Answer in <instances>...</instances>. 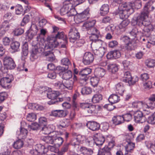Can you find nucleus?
I'll list each match as a JSON object with an SVG mask.
<instances>
[{"mask_svg":"<svg viewBox=\"0 0 155 155\" xmlns=\"http://www.w3.org/2000/svg\"><path fill=\"white\" fill-rule=\"evenodd\" d=\"M44 93L47 94V97L51 100L48 102V104L51 105L55 104L56 102H62L63 101L62 98H57L59 95V93L58 91H53L48 92L47 91L44 90L42 93Z\"/></svg>","mask_w":155,"mask_h":155,"instance_id":"nucleus-4","label":"nucleus"},{"mask_svg":"<svg viewBox=\"0 0 155 155\" xmlns=\"http://www.w3.org/2000/svg\"><path fill=\"white\" fill-rule=\"evenodd\" d=\"M123 118V121H130L132 118V115L130 113H127L125 114L122 116Z\"/></svg>","mask_w":155,"mask_h":155,"instance_id":"nucleus-58","label":"nucleus"},{"mask_svg":"<svg viewBox=\"0 0 155 155\" xmlns=\"http://www.w3.org/2000/svg\"><path fill=\"white\" fill-rule=\"evenodd\" d=\"M68 114V112L66 110H52L50 115L57 117H65Z\"/></svg>","mask_w":155,"mask_h":155,"instance_id":"nucleus-14","label":"nucleus"},{"mask_svg":"<svg viewBox=\"0 0 155 155\" xmlns=\"http://www.w3.org/2000/svg\"><path fill=\"white\" fill-rule=\"evenodd\" d=\"M80 106L84 110V113L86 116H90L96 112V106L95 105L87 103H81Z\"/></svg>","mask_w":155,"mask_h":155,"instance_id":"nucleus-5","label":"nucleus"},{"mask_svg":"<svg viewBox=\"0 0 155 155\" xmlns=\"http://www.w3.org/2000/svg\"><path fill=\"white\" fill-rule=\"evenodd\" d=\"M120 100L119 97L115 94L110 95L108 98L109 102L111 104L116 103L119 102Z\"/></svg>","mask_w":155,"mask_h":155,"instance_id":"nucleus-32","label":"nucleus"},{"mask_svg":"<svg viewBox=\"0 0 155 155\" xmlns=\"http://www.w3.org/2000/svg\"><path fill=\"white\" fill-rule=\"evenodd\" d=\"M138 33V31L137 28H133L132 30L129 32L130 35V39L132 40L134 39L136 37L137 34Z\"/></svg>","mask_w":155,"mask_h":155,"instance_id":"nucleus-50","label":"nucleus"},{"mask_svg":"<svg viewBox=\"0 0 155 155\" xmlns=\"http://www.w3.org/2000/svg\"><path fill=\"white\" fill-rule=\"evenodd\" d=\"M28 133V130L25 128H20V134H19L20 137L22 139L25 138L27 136Z\"/></svg>","mask_w":155,"mask_h":155,"instance_id":"nucleus-52","label":"nucleus"},{"mask_svg":"<svg viewBox=\"0 0 155 155\" xmlns=\"http://www.w3.org/2000/svg\"><path fill=\"white\" fill-rule=\"evenodd\" d=\"M24 32V30L21 28L15 29L13 31L14 34L17 36L22 35Z\"/></svg>","mask_w":155,"mask_h":155,"instance_id":"nucleus-57","label":"nucleus"},{"mask_svg":"<svg viewBox=\"0 0 155 155\" xmlns=\"http://www.w3.org/2000/svg\"><path fill=\"white\" fill-rule=\"evenodd\" d=\"M107 68L110 72L114 73L118 70V66L116 64H110L107 66Z\"/></svg>","mask_w":155,"mask_h":155,"instance_id":"nucleus-37","label":"nucleus"},{"mask_svg":"<svg viewBox=\"0 0 155 155\" xmlns=\"http://www.w3.org/2000/svg\"><path fill=\"white\" fill-rule=\"evenodd\" d=\"M152 3V2H150L146 3L141 14L137 16L134 17L131 21V24L133 26L136 25L140 27L145 26L144 29L147 30V32L152 31L154 28L152 24L149 23L147 25L145 21L148 17L149 13L155 9V7Z\"/></svg>","mask_w":155,"mask_h":155,"instance_id":"nucleus-1","label":"nucleus"},{"mask_svg":"<svg viewBox=\"0 0 155 155\" xmlns=\"http://www.w3.org/2000/svg\"><path fill=\"white\" fill-rule=\"evenodd\" d=\"M38 30V28L36 22L35 21L32 22L29 31H31L37 33Z\"/></svg>","mask_w":155,"mask_h":155,"instance_id":"nucleus-55","label":"nucleus"},{"mask_svg":"<svg viewBox=\"0 0 155 155\" xmlns=\"http://www.w3.org/2000/svg\"><path fill=\"white\" fill-rule=\"evenodd\" d=\"M55 127L53 125H49L48 126H43L41 131L44 134H49L54 132Z\"/></svg>","mask_w":155,"mask_h":155,"instance_id":"nucleus-21","label":"nucleus"},{"mask_svg":"<svg viewBox=\"0 0 155 155\" xmlns=\"http://www.w3.org/2000/svg\"><path fill=\"white\" fill-rule=\"evenodd\" d=\"M24 144L23 140L19 139L14 142L13 147L16 149H20L23 146Z\"/></svg>","mask_w":155,"mask_h":155,"instance_id":"nucleus-38","label":"nucleus"},{"mask_svg":"<svg viewBox=\"0 0 155 155\" xmlns=\"http://www.w3.org/2000/svg\"><path fill=\"white\" fill-rule=\"evenodd\" d=\"M84 143L88 146H92L94 144V137H89L86 138H85Z\"/></svg>","mask_w":155,"mask_h":155,"instance_id":"nucleus-40","label":"nucleus"},{"mask_svg":"<svg viewBox=\"0 0 155 155\" xmlns=\"http://www.w3.org/2000/svg\"><path fill=\"white\" fill-rule=\"evenodd\" d=\"M32 109L34 110H41L44 109L42 106L35 104H32Z\"/></svg>","mask_w":155,"mask_h":155,"instance_id":"nucleus-61","label":"nucleus"},{"mask_svg":"<svg viewBox=\"0 0 155 155\" xmlns=\"http://www.w3.org/2000/svg\"><path fill=\"white\" fill-rule=\"evenodd\" d=\"M56 37L58 38V41H59V43H63L60 46L61 48H65L66 47V45L67 43V40L66 36L64 34V33H58V34L56 35Z\"/></svg>","mask_w":155,"mask_h":155,"instance_id":"nucleus-15","label":"nucleus"},{"mask_svg":"<svg viewBox=\"0 0 155 155\" xmlns=\"http://www.w3.org/2000/svg\"><path fill=\"white\" fill-rule=\"evenodd\" d=\"M105 51V48H102L94 51V54L98 56V57L101 58L104 55Z\"/></svg>","mask_w":155,"mask_h":155,"instance_id":"nucleus-39","label":"nucleus"},{"mask_svg":"<svg viewBox=\"0 0 155 155\" xmlns=\"http://www.w3.org/2000/svg\"><path fill=\"white\" fill-rule=\"evenodd\" d=\"M61 64L65 66L64 68L68 67V69L69 66L71 65V62L69 59L67 58H64L61 60Z\"/></svg>","mask_w":155,"mask_h":155,"instance_id":"nucleus-43","label":"nucleus"},{"mask_svg":"<svg viewBox=\"0 0 155 155\" xmlns=\"http://www.w3.org/2000/svg\"><path fill=\"white\" fill-rule=\"evenodd\" d=\"M47 120L45 117H41L39 119V124L41 126H45L47 124Z\"/></svg>","mask_w":155,"mask_h":155,"instance_id":"nucleus-53","label":"nucleus"},{"mask_svg":"<svg viewBox=\"0 0 155 155\" xmlns=\"http://www.w3.org/2000/svg\"><path fill=\"white\" fill-rule=\"evenodd\" d=\"M102 99V96L101 94L97 93L94 95L92 99V102L94 103H99Z\"/></svg>","mask_w":155,"mask_h":155,"instance_id":"nucleus-35","label":"nucleus"},{"mask_svg":"<svg viewBox=\"0 0 155 155\" xmlns=\"http://www.w3.org/2000/svg\"><path fill=\"white\" fill-rule=\"evenodd\" d=\"M92 92L91 88L87 87H85L82 88L81 93L83 95L88 94Z\"/></svg>","mask_w":155,"mask_h":155,"instance_id":"nucleus-46","label":"nucleus"},{"mask_svg":"<svg viewBox=\"0 0 155 155\" xmlns=\"http://www.w3.org/2000/svg\"><path fill=\"white\" fill-rule=\"evenodd\" d=\"M4 64L10 69H13L16 67V64L13 59L10 57L6 56L3 59Z\"/></svg>","mask_w":155,"mask_h":155,"instance_id":"nucleus-16","label":"nucleus"},{"mask_svg":"<svg viewBox=\"0 0 155 155\" xmlns=\"http://www.w3.org/2000/svg\"><path fill=\"white\" fill-rule=\"evenodd\" d=\"M15 11L17 14L19 15L23 12V9L22 6L20 5H18L15 7Z\"/></svg>","mask_w":155,"mask_h":155,"instance_id":"nucleus-63","label":"nucleus"},{"mask_svg":"<svg viewBox=\"0 0 155 155\" xmlns=\"http://www.w3.org/2000/svg\"><path fill=\"white\" fill-rule=\"evenodd\" d=\"M53 31L52 33L53 35L48 36V43L44 46V55L45 56H48L51 61L54 60L55 59L54 49L56 48L59 44L58 38L56 37V35L58 33H63L62 32L58 31L59 28L55 26L52 27Z\"/></svg>","mask_w":155,"mask_h":155,"instance_id":"nucleus-2","label":"nucleus"},{"mask_svg":"<svg viewBox=\"0 0 155 155\" xmlns=\"http://www.w3.org/2000/svg\"><path fill=\"white\" fill-rule=\"evenodd\" d=\"M130 21L127 19H125L119 25V28L120 29H122L124 31L125 28L129 24Z\"/></svg>","mask_w":155,"mask_h":155,"instance_id":"nucleus-41","label":"nucleus"},{"mask_svg":"<svg viewBox=\"0 0 155 155\" xmlns=\"http://www.w3.org/2000/svg\"><path fill=\"white\" fill-rule=\"evenodd\" d=\"M91 72V69L89 68H86L79 72V74L81 76L84 77L85 81L87 80L88 79V75Z\"/></svg>","mask_w":155,"mask_h":155,"instance_id":"nucleus-29","label":"nucleus"},{"mask_svg":"<svg viewBox=\"0 0 155 155\" xmlns=\"http://www.w3.org/2000/svg\"><path fill=\"white\" fill-rule=\"evenodd\" d=\"M20 45V43L18 41L12 42L11 45V48L15 51H16L19 49Z\"/></svg>","mask_w":155,"mask_h":155,"instance_id":"nucleus-47","label":"nucleus"},{"mask_svg":"<svg viewBox=\"0 0 155 155\" xmlns=\"http://www.w3.org/2000/svg\"><path fill=\"white\" fill-rule=\"evenodd\" d=\"M137 77L132 78L130 73L129 71L126 72L123 78V81L126 83H127L129 86L133 85L138 81Z\"/></svg>","mask_w":155,"mask_h":155,"instance_id":"nucleus-8","label":"nucleus"},{"mask_svg":"<svg viewBox=\"0 0 155 155\" xmlns=\"http://www.w3.org/2000/svg\"><path fill=\"white\" fill-rule=\"evenodd\" d=\"M80 150L84 155H91L93 153L92 149L85 147H81Z\"/></svg>","mask_w":155,"mask_h":155,"instance_id":"nucleus-36","label":"nucleus"},{"mask_svg":"<svg viewBox=\"0 0 155 155\" xmlns=\"http://www.w3.org/2000/svg\"><path fill=\"white\" fill-rule=\"evenodd\" d=\"M99 81V78L95 76L94 77H93L90 78L91 84L94 87L97 85Z\"/></svg>","mask_w":155,"mask_h":155,"instance_id":"nucleus-44","label":"nucleus"},{"mask_svg":"<svg viewBox=\"0 0 155 155\" xmlns=\"http://www.w3.org/2000/svg\"><path fill=\"white\" fill-rule=\"evenodd\" d=\"M63 5V7L60 9V13L61 15H67L69 8L72 7L73 5L70 0L64 1Z\"/></svg>","mask_w":155,"mask_h":155,"instance_id":"nucleus-11","label":"nucleus"},{"mask_svg":"<svg viewBox=\"0 0 155 155\" xmlns=\"http://www.w3.org/2000/svg\"><path fill=\"white\" fill-rule=\"evenodd\" d=\"M54 141L55 144L60 146L64 142L63 139L61 137H54Z\"/></svg>","mask_w":155,"mask_h":155,"instance_id":"nucleus-54","label":"nucleus"},{"mask_svg":"<svg viewBox=\"0 0 155 155\" xmlns=\"http://www.w3.org/2000/svg\"><path fill=\"white\" fill-rule=\"evenodd\" d=\"M135 144L131 142L128 143L126 147H125L126 150L127 152H131L134 148Z\"/></svg>","mask_w":155,"mask_h":155,"instance_id":"nucleus-48","label":"nucleus"},{"mask_svg":"<svg viewBox=\"0 0 155 155\" xmlns=\"http://www.w3.org/2000/svg\"><path fill=\"white\" fill-rule=\"evenodd\" d=\"M78 29L75 27L71 28L68 33V36L70 41L74 43L80 37Z\"/></svg>","mask_w":155,"mask_h":155,"instance_id":"nucleus-10","label":"nucleus"},{"mask_svg":"<svg viewBox=\"0 0 155 155\" xmlns=\"http://www.w3.org/2000/svg\"><path fill=\"white\" fill-rule=\"evenodd\" d=\"M74 81L72 80H66L64 83L59 81L55 84V86L58 89L62 90L66 88L71 90L74 85Z\"/></svg>","mask_w":155,"mask_h":155,"instance_id":"nucleus-6","label":"nucleus"},{"mask_svg":"<svg viewBox=\"0 0 155 155\" xmlns=\"http://www.w3.org/2000/svg\"><path fill=\"white\" fill-rule=\"evenodd\" d=\"M37 33L31 31H28L26 33V35L28 39L30 40L32 39L34 36L37 34Z\"/></svg>","mask_w":155,"mask_h":155,"instance_id":"nucleus-56","label":"nucleus"},{"mask_svg":"<svg viewBox=\"0 0 155 155\" xmlns=\"http://www.w3.org/2000/svg\"><path fill=\"white\" fill-rule=\"evenodd\" d=\"M112 121L115 125H119L124 122L123 118L120 116H114L112 118Z\"/></svg>","mask_w":155,"mask_h":155,"instance_id":"nucleus-33","label":"nucleus"},{"mask_svg":"<svg viewBox=\"0 0 155 155\" xmlns=\"http://www.w3.org/2000/svg\"><path fill=\"white\" fill-rule=\"evenodd\" d=\"M115 88L116 93H118L121 96L123 95L125 87L122 83L119 82L116 84Z\"/></svg>","mask_w":155,"mask_h":155,"instance_id":"nucleus-28","label":"nucleus"},{"mask_svg":"<svg viewBox=\"0 0 155 155\" xmlns=\"http://www.w3.org/2000/svg\"><path fill=\"white\" fill-rule=\"evenodd\" d=\"M48 152V149L44 146L41 144H37L35 146V149L31 151V153L35 155H43Z\"/></svg>","mask_w":155,"mask_h":155,"instance_id":"nucleus-7","label":"nucleus"},{"mask_svg":"<svg viewBox=\"0 0 155 155\" xmlns=\"http://www.w3.org/2000/svg\"><path fill=\"white\" fill-rule=\"evenodd\" d=\"M22 54L25 56H27L28 54V46L27 43H25L22 47Z\"/></svg>","mask_w":155,"mask_h":155,"instance_id":"nucleus-51","label":"nucleus"},{"mask_svg":"<svg viewBox=\"0 0 155 155\" xmlns=\"http://www.w3.org/2000/svg\"><path fill=\"white\" fill-rule=\"evenodd\" d=\"M130 37L127 36L124 37L123 38V40L126 43L125 48L128 51L134 50L135 48L136 44L133 41L130 42Z\"/></svg>","mask_w":155,"mask_h":155,"instance_id":"nucleus-18","label":"nucleus"},{"mask_svg":"<svg viewBox=\"0 0 155 155\" xmlns=\"http://www.w3.org/2000/svg\"><path fill=\"white\" fill-rule=\"evenodd\" d=\"M9 21H5L0 26V37L3 36L10 28Z\"/></svg>","mask_w":155,"mask_h":155,"instance_id":"nucleus-19","label":"nucleus"},{"mask_svg":"<svg viewBox=\"0 0 155 155\" xmlns=\"http://www.w3.org/2000/svg\"><path fill=\"white\" fill-rule=\"evenodd\" d=\"M75 6H73L71 8H70L68 12L67 13V16L69 17H74L77 14V12L74 8Z\"/></svg>","mask_w":155,"mask_h":155,"instance_id":"nucleus-42","label":"nucleus"},{"mask_svg":"<svg viewBox=\"0 0 155 155\" xmlns=\"http://www.w3.org/2000/svg\"><path fill=\"white\" fill-rule=\"evenodd\" d=\"M94 59V55L91 52H86L83 57L82 62L84 64L88 65L92 63Z\"/></svg>","mask_w":155,"mask_h":155,"instance_id":"nucleus-12","label":"nucleus"},{"mask_svg":"<svg viewBox=\"0 0 155 155\" xmlns=\"http://www.w3.org/2000/svg\"><path fill=\"white\" fill-rule=\"evenodd\" d=\"M109 151L106 148L104 147L101 150L99 151L97 155H107L110 154Z\"/></svg>","mask_w":155,"mask_h":155,"instance_id":"nucleus-59","label":"nucleus"},{"mask_svg":"<svg viewBox=\"0 0 155 155\" xmlns=\"http://www.w3.org/2000/svg\"><path fill=\"white\" fill-rule=\"evenodd\" d=\"M90 9L88 7L79 15L78 17L81 21L86 20L90 17Z\"/></svg>","mask_w":155,"mask_h":155,"instance_id":"nucleus-23","label":"nucleus"},{"mask_svg":"<svg viewBox=\"0 0 155 155\" xmlns=\"http://www.w3.org/2000/svg\"><path fill=\"white\" fill-rule=\"evenodd\" d=\"M94 75L99 78L103 77L105 74V71L104 69L101 68H96L94 71Z\"/></svg>","mask_w":155,"mask_h":155,"instance_id":"nucleus-27","label":"nucleus"},{"mask_svg":"<svg viewBox=\"0 0 155 155\" xmlns=\"http://www.w3.org/2000/svg\"><path fill=\"white\" fill-rule=\"evenodd\" d=\"M142 6L140 0H135L133 3H125L120 5L117 11L118 15L121 19L127 18L134 12V9H140Z\"/></svg>","mask_w":155,"mask_h":155,"instance_id":"nucleus-3","label":"nucleus"},{"mask_svg":"<svg viewBox=\"0 0 155 155\" xmlns=\"http://www.w3.org/2000/svg\"><path fill=\"white\" fill-rule=\"evenodd\" d=\"M59 73L60 76L62 79L66 80H69L72 77V73L70 70H66L64 71V72H60Z\"/></svg>","mask_w":155,"mask_h":155,"instance_id":"nucleus-26","label":"nucleus"},{"mask_svg":"<svg viewBox=\"0 0 155 155\" xmlns=\"http://www.w3.org/2000/svg\"><path fill=\"white\" fill-rule=\"evenodd\" d=\"M13 80L12 75H7L6 77H3L1 79L0 81V85L5 89H8L11 87V82Z\"/></svg>","mask_w":155,"mask_h":155,"instance_id":"nucleus-9","label":"nucleus"},{"mask_svg":"<svg viewBox=\"0 0 155 155\" xmlns=\"http://www.w3.org/2000/svg\"><path fill=\"white\" fill-rule=\"evenodd\" d=\"M152 84L151 81H148L143 84L144 88L147 90H149L152 87Z\"/></svg>","mask_w":155,"mask_h":155,"instance_id":"nucleus-62","label":"nucleus"},{"mask_svg":"<svg viewBox=\"0 0 155 155\" xmlns=\"http://www.w3.org/2000/svg\"><path fill=\"white\" fill-rule=\"evenodd\" d=\"M54 136H43L41 138V140L47 144H52L54 142Z\"/></svg>","mask_w":155,"mask_h":155,"instance_id":"nucleus-31","label":"nucleus"},{"mask_svg":"<svg viewBox=\"0 0 155 155\" xmlns=\"http://www.w3.org/2000/svg\"><path fill=\"white\" fill-rule=\"evenodd\" d=\"M86 125L89 129L92 131L98 130L101 126L99 124L94 121H88Z\"/></svg>","mask_w":155,"mask_h":155,"instance_id":"nucleus-22","label":"nucleus"},{"mask_svg":"<svg viewBox=\"0 0 155 155\" xmlns=\"http://www.w3.org/2000/svg\"><path fill=\"white\" fill-rule=\"evenodd\" d=\"M85 137L81 135H78L76 137L73 139L72 141V144L74 145H78L79 143H84Z\"/></svg>","mask_w":155,"mask_h":155,"instance_id":"nucleus-24","label":"nucleus"},{"mask_svg":"<svg viewBox=\"0 0 155 155\" xmlns=\"http://www.w3.org/2000/svg\"><path fill=\"white\" fill-rule=\"evenodd\" d=\"M44 49L38 47V45L35 46L32 48L30 59L31 61H33L38 58V55Z\"/></svg>","mask_w":155,"mask_h":155,"instance_id":"nucleus-13","label":"nucleus"},{"mask_svg":"<svg viewBox=\"0 0 155 155\" xmlns=\"http://www.w3.org/2000/svg\"><path fill=\"white\" fill-rule=\"evenodd\" d=\"M103 43L104 42L103 41L99 39H97V41L92 42L91 45V46H93L96 50H97V49L101 48H104L102 46Z\"/></svg>","mask_w":155,"mask_h":155,"instance_id":"nucleus-30","label":"nucleus"},{"mask_svg":"<svg viewBox=\"0 0 155 155\" xmlns=\"http://www.w3.org/2000/svg\"><path fill=\"white\" fill-rule=\"evenodd\" d=\"M36 119V115L34 113H28L26 116V119L29 121H35Z\"/></svg>","mask_w":155,"mask_h":155,"instance_id":"nucleus-45","label":"nucleus"},{"mask_svg":"<svg viewBox=\"0 0 155 155\" xmlns=\"http://www.w3.org/2000/svg\"><path fill=\"white\" fill-rule=\"evenodd\" d=\"M39 125L36 123L32 124L30 125L29 126V127L31 130H38L39 127Z\"/></svg>","mask_w":155,"mask_h":155,"instance_id":"nucleus-60","label":"nucleus"},{"mask_svg":"<svg viewBox=\"0 0 155 155\" xmlns=\"http://www.w3.org/2000/svg\"><path fill=\"white\" fill-rule=\"evenodd\" d=\"M109 8L107 4L103 5L100 8V14L102 15H104L109 12Z\"/></svg>","mask_w":155,"mask_h":155,"instance_id":"nucleus-34","label":"nucleus"},{"mask_svg":"<svg viewBox=\"0 0 155 155\" xmlns=\"http://www.w3.org/2000/svg\"><path fill=\"white\" fill-rule=\"evenodd\" d=\"M146 65L149 68H153L155 66V60L152 59L147 60L145 61Z\"/></svg>","mask_w":155,"mask_h":155,"instance_id":"nucleus-49","label":"nucleus"},{"mask_svg":"<svg viewBox=\"0 0 155 155\" xmlns=\"http://www.w3.org/2000/svg\"><path fill=\"white\" fill-rule=\"evenodd\" d=\"M148 122L151 124H155V112L149 117Z\"/></svg>","mask_w":155,"mask_h":155,"instance_id":"nucleus-64","label":"nucleus"},{"mask_svg":"<svg viewBox=\"0 0 155 155\" xmlns=\"http://www.w3.org/2000/svg\"><path fill=\"white\" fill-rule=\"evenodd\" d=\"M94 143L99 147L103 144L105 140L104 137L100 133L94 135Z\"/></svg>","mask_w":155,"mask_h":155,"instance_id":"nucleus-20","label":"nucleus"},{"mask_svg":"<svg viewBox=\"0 0 155 155\" xmlns=\"http://www.w3.org/2000/svg\"><path fill=\"white\" fill-rule=\"evenodd\" d=\"M96 23V21L94 20H91L84 22L82 26L84 29H85L87 31L94 26Z\"/></svg>","mask_w":155,"mask_h":155,"instance_id":"nucleus-25","label":"nucleus"},{"mask_svg":"<svg viewBox=\"0 0 155 155\" xmlns=\"http://www.w3.org/2000/svg\"><path fill=\"white\" fill-rule=\"evenodd\" d=\"M134 118L135 121L137 123H143L145 122L146 118L142 112L140 111H137L134 113Z\"/></svg>","mask_w":155,"mask_h":155,"instance_id":"nucleus-17","label":"nucleus"}]
</instances>
